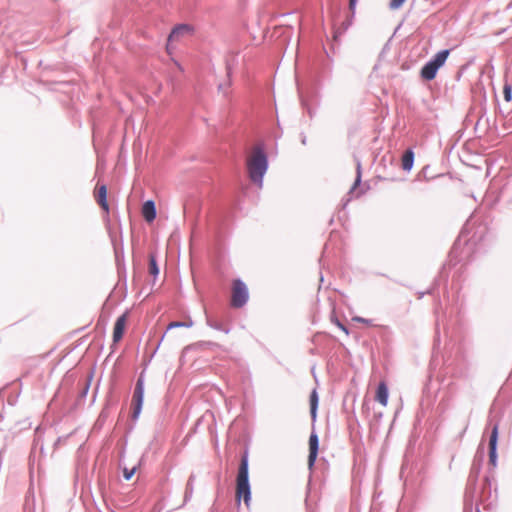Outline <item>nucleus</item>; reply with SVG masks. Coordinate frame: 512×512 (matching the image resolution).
<instances>
[{"instance_id": "obj_14", "label": "nucleus", "mask_w": 512, "mask_h": 512, "mask_svg": "<svg viewBox=\"0 0 512 512\" xmlns=\"http://www.w3.org/2000/svg\"><path fill=\"white\" fill-rule=\"evenodd\" d=\"M414 162V153L412 150H407L402 156V168L406 171L411 170Z\"/></svg>"}, {"instance_id": "obj_5", "label": "nucleus", "mask_w": 512, "mask_h": 512, "mask_svg": "<svg viewBox=\"0 0 512 512\" xmlns=\"http://www.w3.org/2000/svg\"><path fill=\"white\" fill-rule=\"evenodd\" d=\"M143 395H144L143 384H142V380L139 379L137 381V384H136V387L134 390V394H133V398H132V408H133L132 417L134 419L138 418V416L141 412L142 404H143Z\"/></svg>"}, {"instance_id": "obj_1", "label": "nucleus", "mask_w": 512, "mask_h": 512, "mask_svg": "<svg viewBox=\"0 0 512 512\" xmlns=\"http://www.w3.org/2000/svg\"><path fill=\"white\" fill-rule=\"evenodd\" d=\"M267 157L263 150L255 147L247 158V170L250 180L259 188L263 184V176L267 171Z\"/></svg>"}, {"instance_id": "obj_23", "label": "nucleus", "mask_w": 512, "mask_h": 512, "mask_svg": "<svg viewBox=\"0 0 512 512\" xmlns=\"http://www.w3.org/2000/svg\"><path fill=\"white\" fill-rule=\"evenodd\" d=\"M357 0H349V8L354 10Z\"/></svg>"}, {"instance_id": "obj_21", "label": "nucleus", "mask_w": 512, "mask_h": 512, "mask_svg": "<svg viewBox=\"0 0 512 512\" xmlns=\"http://www.w3.org/2000/svg\"><path fill=\"white\" fill-rule=\"evenodd\" d=\"M335 324L346 334L348 335V329L343 325L341 324L338 320H335Z\"/></svg>"}, {"instance_id": "obj_20", "label": "nucleus", "mask_w": 512, "mask_h": 512, "mask_svg": "<svg viewBox=\"0 0 512 512\" xmlns=\"http://www.w3.org/2000/svg\"><path fill=\"white\" fill-rule=\"evenodd\" d=\"M335 324L346 334L348 335V329L343 325L341 324L338 320H335Z\"/></svg>"}, {"instance_id": "obj_17", "label": "nucleus", "mask_w": 512, "mask_h": 512, "mask_svg": "<svg viewBox=\"0 0 512 512\" xmlns=\"http://www.w3.org/2000/svg\"><path fill=\"white\" fill-rule=\"evenodd\" d=\"M405 1L406 0H390L389 7L392 10H397L404 4Z\"/></svg>"}, {"instance_id": "obj_7", "label": "nucleus", "mask_w": 512, "mask_h": 512, "mask_svg": "<svg viewBox=\"0 0 512 512\" xmlns=\"http://www.w3.org/2000/svg\"><path fill=\"white\" fill-rule=\"evenodd\" d=\"M319 440L316 433L312 432L309 437L308 467L312 469L318 455Z\"/></svg>"}, {"instance_id": "obj_8", "label": "nucleus", "mask_w": 512, "mask_h": 512, "mask_svg": "<svg viewBox=\"0 0 512 512\" xmlns=\"http://www.w3.org/2000/svg\"><path fill=\"white\" fill-rule=\"evenodd\" d=\"M94 197L99 206L106 214L109 213V204L107 202V187L106 185H97L94 191Z\"/></svg>"}, {"instance_id": "obj_9", "label": "nucleus", "mask_w": 512, "mask_h": 512, "mask_svg": "<svg viewBox=\"0 0 512 512\" xmlns=\"http://www.w3.org/2000/svg\"><path fill=\"white\" fill-rule=\"evenodd\" d=\"M497 441H498V425H495L492 429L490 439H489V461L493 466H495L496 462H497V453H496Z\"/></svg>"}, {"instance_id": "obj_25", "label": "nucleus", "mask_w": 512, "mask_h": 512, "mask_svg": "<svg viewBox=\"0 0 512 512\" xmlns=\"http://www.w3.org/2000/svg\"><path fill=\"white\" fill-rule=\"evenodd\" d=\"M355 320L358 322L365 323V324H370V321L367 319H364V318H355Z\"/></svg>"}, {"instance_id": "obj_11", "label": "nucleus", "mask_w": 512, "mask_h": 512, "mask_svg": "<svg viewBox=\"0 0 512 512\" xmlns=\"http://www.w3.org/2000/svg\"><path fill=\"white\" fill-rule=\"evenodd\" d=\"M142 216L143 218L151 223L156 218V208L155 204L152 200L146 201L142 206Z\"/></svg>"}, {"instance_id": "obj_2", "label": "nucleus", "mask_w": 512, "mask_h": 512, "mask_svg": "<svg viewBox=\"0 0 512 512\" xmlns=\"http://www.w3.org/2000/svg\"><path fill=\"white\" fill-rule=\"evenodd\" d=\"M243 499L246 506H249L251 500V491L248 480V459L243 456L238 469L236 479V501Z\"/></svg>"}, {"instance_id": "obj_15", "label": "nucleus", "mask_w": 512, "mask_h": 512, "mask_svg": "<svg viewBox=\"0 0 512 512\" xmlns=\"http://www.w3.org/2000/svg\"><path fill=\"white\" fill-rule=\"evenodd\" d=\"M149 274L156 277L159 273V268L156 262V258L153 254L149 255V267H148Z\"/></svg>"}, {"instance_id": "obj_12", "label": "nucleus", "mask_w": 512, "mask_h": 512, "mask_svg": "<svg viewBox=\"0 0 512 512\" xmlns=\"http://www.w3.org/2000/svg\"><path fill=\"white\" fill-rule=\"evenodd\" d=\"M188 30L189 27L187 25H180L175 27L168 37V42L178 40L182 35H184V33L188 32Z\"/></svg>"}, {"instance_id": "obj_3", "label": "nucleus", "mask_w": 512, "mask_h": 512, "mask_svg": "<svg viewBox=\"0 0 512 512\" xmlns=\"http://www.w3.org/2000/svg\"><path fill=\"white\" fill-rule=\"evenodd\" d=\"M450 54V50L445 49L442 51H439L433 59H431L429 62H427L421 69L420 75L422 79L431 81L436 77L437 71L439 68H441L448 56Z\"/></svg>"}, {"instance_id": "obj_18", "label": "nucleus", "mask_w": 512, "mask_h": 512, "mask_svg": "<svg viewBox=\"0 0 512 512\" xmlns=\"http://www.w3.org/2000/svg\"><path fill=\"white\" fill-rule=\"evenodd\" d=\"M503 93H504L505 100L506 101H510L511 100V87L510 86H505L504 90H503Z\"/></svg>"}, {"instance_id": "obj_16", "label": "nucleus", "mask_w": 512, "mask_h": 512, "mask_svg": "<svg viewBox=\"0 0 512 512\" xmlns=\"http://www.w3.org/2000/svg\"><path fill=\"white\" fill-rule=\"evenodd\" d=\"M136 469H137V467H136V466H133V467H131V468L124 467V468H123V475H124V478H125L126 480H130V479L133 477V475L135 474Z\"/></svg>"}, {"instance_id": "obj_22", "label": "nucleus", "mask_w": 512, "mask_h": 512, "mask_svg": "<svg viewBox=\"0 0 512 512\" xmlns=\"http://www.w3.org/2000/svg\"><path fill=\"white\" fill-rule=\"evenodd\" d=\"M360 181H361V172H360V166H358V173H357V178L355 180L354 186L359 185Z\"/></svg>"}, {"instance_id": "obj_19", "label": "nucleus", "mask_w": 512, "mask_h": 512, "mask_svg": "<svg viewBox=\"0 0 512 512\" xmlns=\"http://www.w3.org/2000/svg\"><path fill=\"white\" fill-rule=\"evenodd\" d=\"M183 326H186V324L184 322H171L168 325V329H172V328H176V327H183Z\"/></svg>"}, {"instance_id": "obj_24", "label": "nucleus", "mask_w": 512, "mask_h": 512, "mask_svg": "<svg viewBox=\"0 0 512 512\" xmlns=\"http://www.w3.org/2000/svg\"><path fill=\"white\" fill-rule=\"evenodd\" d=\"M355 320L358 322L365 323V324H370V321L367 319H364V318H355Z\"/></svg>"}, {"instance_id": "obj_4", "label": "nucleus", "mask_w": 512, "mask_h": 512, "mask_svg": "<svg viewBox=\"0 0 512 512\" xmlns=\"http://www.w3.org/2000/svg\"><path fill=\"white\" fill-rule=\"evenodd\" d=\"M247 286L239 279L232 283L231 305L235 308L244 306L248 300Z\"/></svg>"}, {"instance_id": "obj_6", "label": "nucleus", "mask_w": 512, "mask_h": 512, "mask_svg": "<svg viewBox=\"0 0 512 512\" xmlns=\"http://www.w3.org/2000/svg\"><path fill=\"white\" fill-rule=\"evenodd\" d=\"M128 322V314L124 313L120 317L117 318L114 328H113V342L118 343L125 332L126 326Z\"/></svg>"}, {"instance_id": "obj_13", "label": "nucleus", "mask_w": 512, "mask_h": 512, "mask_svg": "<svg viewBox=\"0 0 512 512\" xmlns=\"http://www.w3.org/2000/svg\"><path fill=\"white\" fill-rule=\"evenodd\" d=\"M310 413L312 421L314 422L317 417V408H318V394L316 390H313L310 394Z\"/></svg>"}, {"instance_id": "obj_10", "label": "nucleus", "mask_w": 512, "mask_h": 512, "mask_svg": "<svg viewBox=\"0 0 512 512\" xmlns=\"http://www.w3.org/2000/svg\"><path fill=\"white\" fill-rule=\"evenodd\" d=\"M388 396L389 391L387 384L385 381H381L376 389L375 401H377L381 406L386 407L388 404Z\"/></svg>"}]
</instances>
